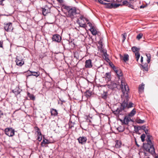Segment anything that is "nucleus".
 <instances>
[{"instance_id": "412c9836", "label": "nucleus", "mask_w": 158, "mask_h": 158, "mask_svg": "<svg viewBox=\"0 0 158 158\" xmlns=\"http://www.w3.org/2000/svg\"><path fill=\"white\" fill-rule=\"evenodd\" d=\"M27 95L28 97L30 98L29 100L33 101H34L35 100V97L33 94H31L30 93L28 92Z\"/></svg>"}, {"instance_id": "a18cd8bd", "label": "nucleus", "mask_w": 158, "mask_h": 158, "mask_svg": "<svg viewBox=\"0 0 158 158\" xmlns=\"http://www.w3.org/2000/svg\"><path fill=\"white\" fill-rule=\"evenodd\" d=\"M85 17L83 15H81V16L80 17V19L81 20H84V19H85Z\"/></svg>"}, {"instance_id": "6ab92c4d", "label": "nucleus", "mask_w": 158, "mask_h": 158, "mask_svg": "<svg viewBox=\"0 0 158 158\" xmlns=\"http://www.w3.org/2000/svg\"><path fill=\"white\" fill-rule=\"evenodd\" d=\"M50 112L52 115L56 116H57L58 114V112L57 110L56 109L53 108L51 109Z\"/></svg>"}, {"instance_id": "bb28decb", "label": "nucleus", "mask_w": 158, "mask_h": 158, "mask_svg": "<svg viewBox=\"0 0 158 158\" xmlns=\"http://www.w3.org/2000/svg\"><path fill=\"white\" fill-rule=\"evenodd\" d=\"M123 122L126 124H128V116H126L123 119Z\"/></svg>"}, {"instance_id": "c85d7f7f", "label": "nucleus", "mask_w": 158, "mask_h": 158, "mask_svg": "<svg viewBox=\"0 0 158 158\" xmlns=\"http://www.w3.org/2000/svg\"><path fill=\"white\" fill-rule=\"evenodd\" d=\"M148 63H145L143 65H141V66L143 69L145 71H148Z\"/></svg>"}, {"instance_id": "f03ea898", "label": "nucleus", "mask_w": 158, "mask_h": 158, "mask_svg": "<svg viewBox=\"0 0 158 158\" xmlns=\"http://www.w3.org/2000/svg\"><path fill=\"white\" fill-rule=\"evenodd\" d=\"M114 70L115 73H116L117 77H118L120 83H121L120 88H121L123 94L125 96L126 98V99H127L128 97V86L127 85H125L124 84H123V83L122 82V80L121 79L122 77V73L121 70L119 69H116V68L114 69Z\"/></svg>"}, {"instance_id": "2eb2a0df", "label": "nucleus", "mask_w": 158, "mask_h": 158, "mask_svg": "<svg viewBox=\"0 0 158 158\" xmlns=\"http://www.w3.org/2000/svg\"><path fill=\"white\" fill-rule=\"evenodd\" d=\"M121 59L123 60L124 62H126L128 59V55L127 54H124L123 56L120 55Z\"/></svg>"}, {"instance_id": "052dcab7", "label": "nucleus", "mask_w": 158, "mask_h": 158, "mask_svg": "<svg viewBox=\"0 0 158 158\" xmlns=\"http://www.w3.org/2000/svg\"><path fill=\"white\" fill-rule=\"evenodd\" d=\"M136 145L138 146L139 147V145H138V144H137L136 143Z\"/></svg>"}, {"instance_id": "ea45409f", "label": "nucleus", "mask_w": 158, "mask_h": 158, "mask_svg": "<svg viewBox=\"0 0 158 158\" xmlns=\"http://www.w3.org/2000/svg\"><path fill=\"white\" fill-rule=\"evenodd\" d=\"M139 127L140 128V129H141L143 130H145L146 128V126L145 125H143L141 127Z\"/></svg>"}, {"instance_id": "09e8293b", "label": "nucleus", "mask_w": 158, "mask_h": 158, "mask_svg": "<svg viewBox=\"0 0 158 158\" xmlns=\"http://www.w3.org/2000/svg\"><path fill=\"white\" fill-rule=\"evenodd\" d=\"M3 115V113L0 110V118L2 117V116Z\"/></svg>"}, {"instance_id": "f8f14e48", "label": "nucleus", "mask_w": 158, "mask_h": 158, "mask_svg": "<svg viewBox=\"0 0 158 158\" xmlns=\"http://www.w3.org/2000/svg\"><path fill=\"white\" fill-rule=\"evenodd\" d=\"M28 71L31 73L28 75L27 76V77L31 76H34L36 77H37L40 75V72L38 71L35 72L34 71H31L29 70Z\"/></svg>"}, {"instance_id": "37998d69", "label": "nucleus", "mask_w": 158, "mask_h": 158, "mask_svg": "<svg viewBox=\"0 0 158 158\" xmlns=\"http://www.w3.org/2000/svg\"><path fill=\"white\" fill-rule=\"evenodd\" d=\"M3 42L2 40L0 41V47L3 48Z\"/></svg>"}, {"instance_id": "4d7b16f0", "label": "nucleus", "mask_w": 158, "mask_h": 158, "mask_svg": "<svg viewBox=\"0 0 158 158\" xmlns=\"http://www.w3.org/2000/svg\"><path fill=\"white\" fill-rule=\"evenodd\" d=\"M85 20L86 22H88L89 21V20L87 18H85Z\"/></svg>"}, {"instance_id": "7c9ffc66", "label": "nucleus", "mask_w": 158, "mask_h": 158, "mask_svg": "<svg viewBox=\"0 0 158 158\" xmlns=\"http://www.w3.org/2000/svg\"><path fill=\"white\" fill-rule=\"evenodd\" d=\"M35 129L37 130L36 132L37 133V136L42 135L40 131V129L38 127H35Z\"/></svg>"}, {"instance_id": "49530a36", "label": "nucleus", "mask_w": 158, "mask_h": 158, "mask_svg": "<svg viewBox=\"0 0 158 158\" xmlns=\"http://www.w3.org/2000/svg\"><path fill=\"white\" fill-rule=\"evenodd\" d=\"M144 131H145V133H146V134L147 135H148V134H149L148 133V129H145V130H144Z\"/></svg>"}, {"instance_id": "423d86ee", "label": "nucleus", "mask_w": 158, "mask_h": 158, "mask_svg": "<svg viewBox=\"0 0 158 158\" xmlns=\"http://www.w3.org/2000/svg\"><path fill=\"white\" fill-rule=\"evenodd\" d=\"M104 5H105L106 6V7L108 8H115L120 5L119 4L114 3H104Z\"/></svg>"}, {"instance_id": "473e14b6", "label": "nucleus", "mask_w": 158, "mask_h": 158, "mask_svg": "<svg viewBox=\"0 0 158 158\" xmlns=\"http://www.w3.org/2000/svg\"><path fill=\"white\" fill-rule=\"evenodd\" d=\"M140 137L142 141V142H143L145 141V135L144 134H143L141 135Z\"/></svg>"}, {"instance_id": "ddd939ff", "label": "nucleus", "mask_w": 158, "mask_h": 158, "mask_svg": "<svg viewBox=\"0 0 158 158\" xmlns=\"http://www.w3.org/2000/svg\"><path fill=\"white\" fill-rule=\"evenodd\" d=\"M85 67L86 68H91L93 65L92 64L91 60L90 59L87 60L85 61Z\"/></svg>"}, {"instance_id": "5701e85b", "label": "nucleus", "mask_w": 158, "mask_h": 158, "mask_svg": "<svg viewBox=\"0 0 158 158\" xmlns=\"http://www.w3.org/2000/svg\"><path fill=\"white\" fill-rule=\"evenodd\" d=\"M105 78L107 79L108 81H110L111 80V74L110 73H106L105 75Z\"/></svg>"}, {"instance_id": "9b49d317", "label": "nucleus", "mask_w": 158, "mask_h": 158, "mask_svg": "<svg viewBox=\"0 0 158 158\" xmlns=\"http://www.w3.org/2000/svg\"><path fill=\"white\" fill-rule=\"evenodd\" d=\"M52 39L53 41L59 43L61 41V39L60 35L56 34L53 35Z\"/></svg>"}, {"instance_id": "de8ad7c7", "label": "nucleus", "mask_w": 158, "mask_h": 158, "mask_svg": "<svg viewBox=\"0 0 158 158\" xmlns=\"http://www.w3.org/2000/svg\"><path fill=\"white\" fill-rule=\"evenodd\" d=\"M98 2H99L100 3L104 4V2H103L102 0H98Z\"/></svg>"}, {"instance_id": "aec40b11", "label": "nucleus", "mask_w": 158, "mask_h": 158, "mask_svg": "<svg viewBox=\"0 0 158 158\" xmlns=\"http://www.w3.org/2000/svg\"><path fill=\"white\" fill-rule=\"evenodd\" d=\"M108 86L109 88L113 89L117 87V85L115 83L111 82L110 85H108Z\"/></svg>"}, {"instance_id": "3c124183", "label": "nucleus", "mask_w": 158, "mask_h": 158, "mask_svg": "<svg viewBox=\"0 0 158 158\" xmlns=\"http://www.w3.org/2000/svg\"><path fill=\"white\" fill-rule=\"evenodd\" d=\"M128 3V2L127 1H123V3L124 5L127 4Z\"/></svg>"}, {"instance_id": "0e129e2a", "label": "nucleus", "mask_w": 158, "mask_h": 158, "mask_svg": "<svg viewBox=\"0 0 158 158\" xmlns=\"http://www.w3.org/2000/svg\"><path fill=\"white\" fill-rule=\"evenodd\" d=\"M157 54L158 56V52H157Z\"/></svg>"}, {"instance_id": "8fccbe9b", "label": "nucleus", "mask_w": 158, "mask_h": 158, "mask_svg": "<svg viewBox=\"0 0 158 158\" xmlns=\"http://www.w3.org/2000/svg\"><path fill=\"white\" fill-rule=\"evenodd\" d=\"M141 62L142 63L143 61V57L142 56L141 57V60H140Z\"/></svg>"}, {"instance_id": "13d9d810", "label": "nucleus", "mask_w": 158, "mask_h": 158, "mask_svg": "<svg viewBox=\"0 0 158 158\" xmlns=\"http://www.w3.org/2000/svg\"><path fill=\"white\" fill-rule=\"evenodd\" d=\"M119 129H120V127H118V130L119 132H120V131L121 132V131H123V130H119Z\"/></svg>"}, {"instance_id": "9d476101", "label": "nucleus", "mask_w": 158, "mask_h": 158, "mask_svg": "<svg viewBox=\"0 0 158 158\" xmlns=\"http://www.w3.org/2000/svg\"><path fill=\"white\" fill-rule=\"evenodd\" d=\"M43 14L45 16L48 13L50 12V8L46 6L44 8H42Z\"/></svg>"}, {"instance_id": "0eeeda50", "label": "nucleus", "mask_w": 158, "mask_h": 158, "mask_svg": "<svg viewBox=\"0 0 158 158\" xmlns=\"http://www.w3.org/2000/svg\"><path fill=\"white\" fill-rule=\"evenodd\" d=\"M4 29L7 32L12 31L13 29L12 23H4Z\"/></svg>"}, {"instance_id": "a19ab883", "label": "nucleus", "mask_w": 158, "mask_h": 158, "mask_svg": "<svg viewBox=\"0 0 158 158\" xmlns=\"http://www.w3.org/2000/svg\"><path fill=\"white\" fill-rule=\"evenodd\" d=\"M87 24L88 25V26L90 27V28H92V27H94L93 26H92V23H91L88 22L87 23Z\"/></svg>"}, {"instance_id": "e2e57ef3", "label": "nucleus", "mask_w": 158, "mask_h": 158, "mask_svg": "<svg viewBox=\"0 0 158 158\" xmlns=\"http://www.w3.org/2000/svg\"><path fill=\"white\" fill-rule=\"evenodd\" d=\"M158 158V156H156V158Z\"/></svg>"}, {"instance_id": "603ef678", "label": "nucleus", "mask_w": 158, "mask_h": 158, "mask_svg": "<svg viewBox=\"0 0 158 158\" xmlns=\"http://www.w3.org/2000/svg\"><path fill=\"white\" fill-rule=\"evenodd\" d=\"M103 54H104V56H105L106 59L107 58H106V55H107L106 53V52H104Z\"/></svg>"}, {"instance_id": "58836bf2", "label": "nucleus", "mask_w": 158, "mask_h": 158, "mask_svg": "<svg viewBox=\"0 0 158 158\" xmlns=\"http://www.w3.org/2000/svg\"><path fill=\"white\" fill-rule=\"evenodd\" d=\"M122 35L123 37V39L122 40V42H124L125 39H126V34L124 33V34H122Z\"/></svg>"}, {"instance_id": "a878e982", "label": "nucleus", "mask_w": 158, "mask_h": 158, "mask_svg": "<svg viewBox=\"0 0 158 158\" xmlns=\"http://www.w3.org/2000/svg\"><path fill=\"white\" fill-rule=\"evenodd\" d=\"M85 94L86 97L88 98H89L92 95V92L90 91H87L86 92Z\"/></svg>"}, {"instance_id": "680f3d73", "label": "nucleus", "mask_w": 158, "mask_h": 158, "mask_svg": "<svg viewBox=\"0 0 158 158\" xmlns=\"http://www.w3.org/2000/svg\"><path fill=\"white\" fill-rule=\"evenodd\" d=\"M84 22H85V19H84V20H82Z\"/></svg>"}, {"instance_id": "72a5a7b5", "label": "nucleus", "mask_w": 158, "mask_h": 158, "mask_svg": "<svg viewBox=\"0 0 158 158\" xmlns=\"http://www.w3.org/2000/svg\"><path fill=\"white\" fill-rule=\"evenodd\" d=\"M143 34L142 33H139L136 36V38L139 40L141 39L143 36Z\"/></svg>"}, {"instance_id": "bf43d9fd", "label": "nucleus", "mask_w": 158, "mask_h": 158, "mask_svg": "<svg viewBox=\"0 0 158 158\" xmlns=\"http://www.w3.org/2000/svg\"><path fill=\"white\" fill-rule=\"evenodd\" d=\"M145 7V6H143V5H142L140 6V8H143Z\"/></svg>"}, {"instance_id": "e433bc0d", "label": "nucleus", "mask_w": 158, "mask_h": 158, "mask_svg": "<svg viewBox=\"0 0 158 158\" xmlns=\"http://www.w3.org/2000/svg\"><path fill=\"white\" fill-rule=\"evenodd\" d=\"M98 44L99 45V47H100L101 49H102V48H103V45L102 42L101 40H100L98 42Z\"/></svg>"}, {"instance_id": "c9c22d12", "label": "nucleus", "mask_w": 158, "mask_h": 158, "mask_svg": "<svg viewBox=\"0 0 158 158\" xmlns=\"http://www.w3.org/2000/svg\"><path fill=\"white\" fill-rule=\"evenodd\" d=\"M129 7L131 8L132 9H133L135 10H136L137 9V8L135 6H133L132 5L130 4V2H129Z\"/></svg>"}, {"instance_id": "79ce46f5", "label": "nucleus", "mask_w": 158, "mask_h": 158, "mask_svg": "<svg viewBox=\"0 0 158 158\" xmlns=\"http://www.w3.org/2000/svg\"><path fill=\"white\" fill-rule=\"evenodd\" d=\"M86 26L85 23H84L80 25V27L83 28H85Z\"/></svg>"}, {"instance_id": "a211bd4d", "label": "nucleus", "mask_w": 158, "mask_h": 158, "mask_svg": "<svg viewBox=\"0 0 158 158\" xmlns=\"http://www.w3.org/2000/svg\"><path fill=\"white\" fill-rule=\"evenodd\" d=\"M144 84L143 83H142L141 85H139V91L140 93H141L144 89Z\"/></svg>"}, {"instance_id": "f257e3e1", "label": "nucleus", "mask_w": 158, "mask_h": 158, "mask_svg": "<svg viewBox=\"0 0 158 158\" xmlns=\"http://www.w3.org/2000/svg\"><path fill=\"white\" fill-rule=\"evenodd\" d=\"M152 136L149 134L147 135V138L146 139L147 143H143V147L144 149V153L145 152H148L152 155L155 154V151L154 143L151 140Z\"/></svg>"}, {"instance_id": "f704fd0d", "label": "nucleus", "mask_w": 158, "mask_h": 158, "mask_svg": "<svg viewBox=\"0 0 158 158\" xmlns=\"http://www.w3.org/2000/svg\"><path fill=\"white\" fill-rule=\"evenodd\" d=\"M145 122L144 120H141V119H138L136 120V122L138 123H143Z\"/></svg>"}, {"instance_id": "b1692460", "label": "nucleus", "mask_w": 158, "mask_h": 158, "mask_svg": "<svg viewBox=\"0 0 158 158\" xmlns=\"http://www.w3.org/2000/svg\"><path fill=\"white\" fill-rule=\"evenodd\" d=\"M139 48H138L135 46L131 48V50L134 52H139Z\"/></svg>"}, {"instance_id": "dca6fc26", "label": "nucleus", "mask_w": 158, "mask_h": 158, "mask_svg": "<svg viewBox=\"0 0 158 158\" xmlns=\"http://www.w3.org/2000/svg\"><path fill=\"white\" fill-rule=\"evenodd\" d=\"M89 30L91 32L93 35H96L98 34V31H97L94 27H92L91 28H90Z\"/></svg>"}, {"instance_id": "20e7f679", "label": "nucleus", "mask_w": 158, "mask_h": 158, "mask_svg": "<svg viewBox=\"0 0 158 158\" xmlns=\"http://www.w3.org/2000/svg\"><path fill=\"white\" fill-rule=\"evenodd\" d=\"M4 132L5 134L9 137H12L15 135V130L12 128H6Z\"/></svg>"}, {"instance_id": "864d4df0", "label": "nucleus", "mask_w": 158, "mask_h": 158, "mask_svg": "<svg viewBox=\"0 0 158 158\" xmlns=\"http://www.w3.org/2000/svg\"><path fill=\"white\" fill-rule=\"evenodd\" d=\"M57 1L60 3H62L63 2L62 0H57Z\"/></svg>"}, {"instance_id": "39448f33", "label": "nucleus", "mask_w": 158, "mask_h": 158, "mask_svg": "<svg viewBox=\"0 0 158 158\" xmlns=\"http://www.w3.org/2000/svg\"><path fill=\"white\" fill-rule=\"evenodd\" d=\"M68 10V15L71 19L74 18V16L76 14V10L75 8H69Z\"/></svg>"}, {"instance_id": "6e6552de", "label": "nucleus", "mask_w": 158, "mask_h": 158, "mask_svg": "<svg viewBox=\"0 0 158 158\" xmlns=\"http://www.w3.org/2000/svg\"><path fill=\"white\" fill-rule=\"evenodd\" d=\"M15 62L16 65L19 66H22L24 63L23 59L19 56H17Z\"/></svg>"}, {"instance_id": "c756f323", "label": "nucleus", "mask_w": 158, "mask_h": 158, "mask_svg": "<svg viewBox=\"0 0 158 158\" xmlns=\"http://www.w3.org/2000/svg\"><path fill=\"white\" fill-rule=\"evenodd\" d=\"M107 96V92H104L102 95V98L104 99H106Z\"/></svg>"}, {"instance_id": "4c0bfd02", "label": "nucleus", "mask_w": 158, "mask_h": 158, "mask_svg": "<svg viewBox=\"0 0 158 158\" xmlns=\"http://www.w3.org/2000/svg\"><path fill=\"white\" fill-rule=\"evenodd\" d=\"M38 136V137H37V140L39 141H41L42 139V135H39V136Z\"/></svg>"}, {"instance_id": "4be33fe9", "label": "nucleus", "mask_w": 158, "mask_h": 158, "mask_svg": "<svg viewBox=\"0 0 158 158\" xmlns=\"http://www.w3.org/2000/svg\"><path fill=\"white\" fill-rule=\"evenodd\" d=\"M115 143V147L116 148H119L121 147L122 143L120 140H116Z\"/></svg>"}, {"instance_id": "6e6d98bb", "label": "nucleus", "mask_w": 158, "mask_h": 158, "mask_svg": "<svg viewBox=\"0 0 158 158\" xmlns=\"http://www.w3.org/2000/svg\"><path fill=\"white\" fill-rule=\"evenodd\" d=\"M4 0H0V5H1L2 4V3H3V1H4Z\"/></svg>"}, {"instance_id": "5fc2aeb1", "label": "nucleus", "mask_w": 158, "mask_h": 158, "mask_svg": "<svg viewBox=\"0 0 158 158\" xmlns=\"http://www.w3.org/2000/svg\"><path fill=\"white\" fill-rule=\"evenodd\" d=\"M105 1H106L107 2H112V0H104Z\"/></svg>"}, {"instance_id": "7ed1b4c3", "label": "nucleus", "mask_w": 158, "mask_h": 158, "mask_svg": "<svg viewBox=\"0 0 158 158\" xmlns=\"http://www.w3.org/2000/svg\"><path fill=\"white\" fill-rule=\"evenodd\" d=\"M126 108H128V102L127 100L124 101L121 105V107L118 108L116 110H113V113L116 114H121V112L122 110H125Z\"/></svg>"}, {"instance_id": "f3484780", "label": "nucleus", "mask_w": 158, "mask_h": 158, "mask_svg": "<svg viewBox=\"0 0 158 158\" xmlns=\"http://www.w3.org/2000/svg\"><path fill=\"white\" fill-rule=\"evenodd\" d=\"M136 111L135 109H133L130 113H129V122L131 120V119L130 117L134 116L136 114Z\"/></svg>"}, {"instance_id": "c03bdc74", "label": "nucleus", "mask_w": 158, "mask_h": 158, "mask_svg": "<svg viewBox=\"0 0 158 158\" xmlns=\"http://www.w3.org/2000/svg\"><path fill=\"white\" fill-rule=\"evenodd\" d=\"M133 104L131 102H129V108L133 107Z\"/></svg>"}, {"instance_id": "2f4dec72", "label": "nucleus", "mask_w": 158, "mask_h": 158, "mask_svg": "<svg viewBox=\"0 0 158 158\" xmlns=\"http://www.w3.org/2000/svg\"><path fill=\"white\" fill-rule=\"evenodd\" d=\"M135 58L138 62L140 56V54L139 52H136L135 53Z\"/></svg>"}, {"instance_id": "cd10ccee", "label": "nucleus", "mask_w": 158, "mask_h": 158, "mask_svg": "<svg viewBox=\"0 0 158 158\" xmlns=\"http://www.w3.org/2000/svg\"><path fill=\"white\" fill-rule=\"evenodd\" d=\"M146 55L147 58V61L148 63H149L150 62V60L151 58V55L149 53L147 54L146 53Z\"/></svg>"}, {"instance_id": "393cba45", "label": "nucleus", "mask_w": 158, "mask_h": 158, "mask_svg": "<svg viewBox=\"0 0 158 158\" xmlns=\"http://www.w3.org/2000/svg\"><path fill=\"white\" fill-rule=\"evenodd\" d=\"M49 143L48 140L46 139L44 137H43V141L41 143V144L42 145L44 144H48Z\"/></svg>"}, {"instance_id": "1a4fd4ad", "label": "nucleus", "mask_w": 158, "mask_h": 158, "mask_svg": "<svg viewBox=\"0 0 158 158\" xmlns=\"http://www.w3.org/2000/svg\"><path fill=\"white\" fill-rule=\"evenodd\" d=\"M77 139L78 140L79 143L82 145L85 144L87 140L86 137L84 136H80Z\"/></svg>"}, {"instance_id": "4468645a", "label": "nucleus", "mask_w": 158, "mask_h": 158, "mask_svg": "<svg viewBox=\"0 0 158 158\" xmlns=\"http://www.w3.org/2000/svg\"><path fill=\"white\" fill-rule=\"evenodd\" d=\"M21 91L22 90L19 87H16L15 89L12 90V92L16 95L20 94Z\"/></svg>"}]
</instances>
